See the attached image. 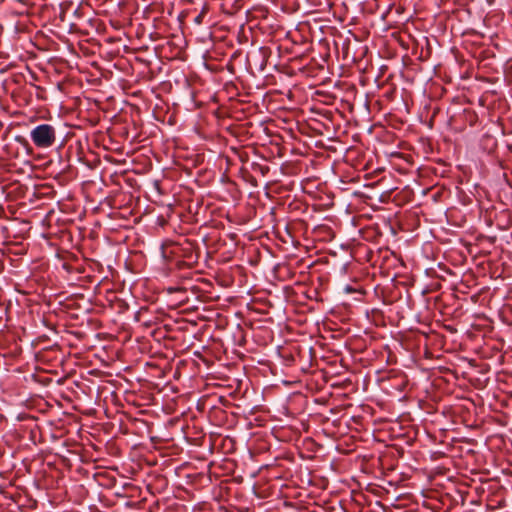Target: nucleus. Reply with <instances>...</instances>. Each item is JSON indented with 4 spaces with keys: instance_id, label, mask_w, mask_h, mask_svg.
Returning <instances> with one entry per match:
<instances>
[{
    "instance_id": "nucleus-1",
    "label": "nucleus",
    "mask_w": 512,
    "mask_h": 512,
    "mask_svg": "<svg viewBox=\"0 0 512 512\" xmlns=\"http://www.w3.org/2000/svg\"><path fill=\"white\" fill-rule=\"evenodd\" d=\"M34 145L38 148H49L56 141V130L50 124H40L30 132Z\"/></svg>"
},
{
    "instance_id": "nucleus-2",
    "label": "nucleus",
    "mask_w": 512,
    "mask_h": 512,
    "mask_svg": "<svg viewBox=\"0 0 512 512\" xmlns=\"http://www.w3.org/2000/svg\"><path fill=\"white\" fill-rule=\"evenodd\" d=\"M196 23L200 24L202 21V14L198 15L195 19Z\"/></svg>"
}]
</instances>
